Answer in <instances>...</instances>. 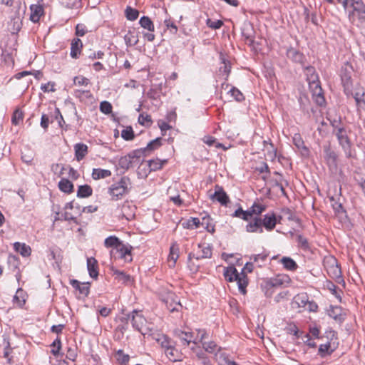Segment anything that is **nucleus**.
Wrapping results in <instances>:
<instances>
[{
  "label": "nucleus",
  "instance_id": "obj_1",
  "mask_svg": "<svg viewBox=\"0 0 365 365\" xmlns=\"http://www.w3.org/2000/svg\"><path fill=\"white\" fill-rule=\"evenodd\" d=\"M130 185L129 178L123 176L119 181L113 183L108 188V194L112 200H118L129 192L128 186Z\"/></svg>",
  "mask_w": 365,
  "mask_h": 365
},
{
  "label": "nucleus",
  "instance_id": "obj_2",
  "mask_svg": "<svg viewBox=\"0 0 365 365\" xmlns=\"http://www.w3.org/2000/svg\"><path fill=\"white\" fill-rule=\"evenodd\" d=\"M120 320L126 324L129 321H131L132 326L135 330L143 335L145 334L143 331V327L146 324V319L139 311L133 310L131 313L127 314L126 317H122Z\"/></svg>",
  "mask_w": 365,
  "mask_h": 365
},
{
  "label": "nucleus",
  "instance_id": "obj_3",
  "mask_svg": "<svg viewBox=\"0 0 365 365\" xmlns=\"http://www.w3.org/2000/svg\"><path fill=\"white\" fill-rule=\"evenodd\" d=\"M133 247L129 244H124L121 242L114 249L110 250V257L112 259H123L125 262H130L133 260L131 252Z\"/></svg>",
  "mask_w": 365,
  "mask_h": 365
},
{
  "label": "nucleus",
  "instance_id": "obj_4",
  "mask_svg": "<svg viewBox=\"0 0 365 365\" xmlns=\"http://www.w3.org/2000/svg\"><path fill=\"white\" fill-rule=\"evenodd\" d=\"M334 134L336 136L339 143L344 151L346 158H351V144L347 135V130L344 127L343 128H339L336 130V133Z\"/></svg>",
  "mask_w": 365,
  "mask_h": 365
},
{
  "label": "nucleus",
  "instance_id": "obj_5",
  "mask_svg": "<svg viewBox=\"0 0 365 365\" xmlns=\"http://www.w3.org/2000/svg\"><path fill=\"white\" fill-rule=\"evenodd\" d=\"M324 264L328 274L331 278L336 279L341 277V267L335 257H331L325 259L324 261Z\"/></svg>",
  "mask_w": 365,
  "mask_h": 365
},
{
  "label": "nucleus",
  "instance_id": "obj_6",
  "mask_svg": "<svg viewBox=\"0 0 365 365\" xmlns=\"http://www.w3.org/2000/svg\"><path fill=\"white\" fill-rule=\"evenodd\" d=\"M210 198L212 201H217L222 206H227L230 202L228 195L226 193L223 187L219 185H215V192L210 193Z\"/></svg>",
  "mask_w": 365,
  "mask_h": 365
},
{
  "label": "nucleus",
  "instance_id": "obj_7",
  "mask_svg": "<svg viewBox=\"0 0 365 365\" xmlns=\"http://www.w3.org/2000/svg\"><path fill=\"white\" fill-rule=\"evenodd\" d=\"M198 250L195 253H190L188 258L190 259L195 257L197 259L210 258L212 257V247L210 245L205 243L199 244L197 245Z\"/></svg>",
  "mask_w": 365,
  "mask_h": 365
},
{
  "label": "nucleus",
  "instance_id": "obj_8",
  "mask_svg": "<svg viewBox=\"0 0 365 365\" xmlns=\"http://www.w3.org/2000/svg\"><path fill=\"white\" fill-rule=\"evenodd\" d=\"M291 282L290 277L287 274H278L275 277L269 278L266 282V286L269 287H279L287 285Z\"/></svg>",
  "mask_w": 365,
  "mask_h": 365
},
{
  "label": "nucleus",
  "instance_id": "obj_9",
  "mask_svg": "<svg viewBox=\"0 0 365 365\" xmlns=\"http://www.w3.org/2000/svg\"><path fill=\"white\" fill-rule=\"evenodd\" d=\"M309 88L312 90V96L316 103L319 106H324L326 101L324 96L323 90L320 86V82L310 85Z\"/></svg>",
  "mask_w": 365,
  "mask_h": 365
},
{
  "label": "nucleus",
  "instance_id": "obj_10",
  "mask_svg": "<svg viewBox=\"0 0 365 365\" xmlns=\"http://www.w3.org/2000/svg\"><path fill=\"white\" fill-rule=\"evenodd\" d=\"M287 56L288 58L292 60L293 62L298 63L301 64L302 66H304L306 62V57L300 51H297V49L292 47H290L287 51Z\"/></svg>",
  "mask_w": 365,
  "mask_h": 365
},
{
  "label": "nucleus",
  "instance_id": "obj_11",
  "mask_svg": "<svg viewBox=\"0 0 365 365\" xmlns=\"http://www.w3.org/2000/svg\"><path fill=\"white\" fill-rule=\"evenodd\" d=\"M351 6L354 12H356L359 21L365 22V4L361 0H351Z\"/></svg>",
  "mask_w": 365,
  "mask_h": 365
},
{
  "label": "nucleus",
  "instance_id": "obj_12",
  "mask_svg": "<svg viewBox=\"0 0 365 365\" xmlns=\"http://www.w3.org/2000/svg\"><path fill=\"white\" fill-rule=\"evenodd\" d=\"M328 315L339 323L345 320V314L342 313V309L339 306L331 305L327 310Z\"/></svg>",
  "mask_w": 365,
  "mask_h": 365
},
{
  "label": "nucleus",
  "instance_id": "obj_13",
  "mask_svg": "<svg viewBox=\"0 0 365 365\" xmlns=\"http://www.w3.org/2000/svg\"><path fill=\"white\" fill-rule=\"evenodd\" d=\"M261 223L262 227H264L267 231H272L277 225L276 215L274 212L266 214L262 219Z\"/></svg>",
  "mask_w": 365,
  "mask_h": 365
},
{
  "label": "nucleus",
  "instance_id": "obj_14",
  "mask_svg": "<svg viewBox=\"0 0 365 365\" xmlns=\"http://www.w3.org/2000/svg\"><path fill=\"white\" fill-rule=\"evenodd\" d=\"M262 218L255 217L253 220L246 225V231L247 232L263 233L264 230L262 227Z\"/></svg>",
  "mask_w": 365,
  "mask_h": 365
},
{
  "label": "nucleus",
  "instance_id": "obj_15",
  "mask_svg": "<svg viewBox=\"0 0 365 365\" xmlns=\"http://www.w3.org/2000/svg\"><path fill=\"white\" fill-rule=\"evenodd\" d=\"M304 68V73L307 76V81L309 86L319 83V76L316 72L315 68L312 66H303Z\"/></svg>",
  "mask_w": 365,
  "mask_h": 365
},
{
  "label": "nucleus",
  "instance_id": "obj_16",
  "mask_svg": "<svg viewBox=\"0 0 365 365\" xmlns=\"http://www.w3.org/2000/svg\"><path fill=\"white\" fill-rule=\"evenodd\" d=\"M30 20L34 23L39 21L41 16L43 14V8L39 4H32L30 6Z\"/></svg>",
  "mask_w": 365,
  "mask_h": 365
},
{
  "label": "nucleus",
  "instance_id": "obj_17",
  "mask_svg": "<svg viewBox=\"0 0 365 365\" xmlns=\"http://www.w3.org/2000/svg\"><path fill=\"white\" fill-rule=\"evenodd\" d=\"M87 268L89 275L93 279H97L98 276V261L94 257L87 259Z\"/></svg>",
  "mask_w": 365,
  "mask_h": 365
},
{
  "label": "nucleus",
  "instance_id": "obj_18",
  "mask_svg": "<svg viewBox=\"0 0 365 365\" xmlns=\"http://www.w3.org/2000/svg\"><path fill=\"white\" fill-rule=\"evenodd\" d=\"M13 247L16 252L24 257H29L31 254V247L26 243L16 242L14 243Z\"/></svg>",
  "mask_w": 365,
  "mask_h": 365
},
{
  "label": "nucleus",
  "instance_id": "obj_19",
  "mask_svg": "<svg viewBox=\"0 0 365 365\" xmlns=\"http://www.w3.org/2000/svg\"><path fill=\"white\" fill-rule=\"evenodd\" d=\"M175 335L182 343L183 345L188 346L191 342L195 343L193 339V334L192 332H185L181 330L175 331Z\"/></svg>",
  "mask_w": 365,
  "mask_h": 365
},
{
  "label": "nucleus",
  "instance_id": "obj_20",
  "mask_svg": "<svg viewBox=\"0 0 365 365\" xmlns=\"http://www.w3.org/2000/svg\"><path fill=\"white\" fill-rule=\"evenodd\" d=\"M26 293L21 289L19 288L16 294L13 297V304L15 307L22 308L26 303Z\"/></svg>",
  "mask_w": 365,
  "mask_h": 365
},
{
  "label": "nucleus",
  "instance_id": "obj_21",
  "mask_svg": "<svg viewBox=\"0 0 365 365\" xmlns=\"http://www.w3.org/2000/svg\"><path fill=\"white\" fill-rule=\"evenodd\" d=\"M113 275L115 277V279L123 284H128L131 282L130 275L126 274L123 271H120L113 267H111Z\"/></svg>",
  "mask_w": 365,
  "mask_h": 365
},
{
  "label": "nucleus",
  "instance_id": "obj_22",
  "mask_svg": "<svg viewBox=\"0 0 365 365\" xmlns=\"http://www.w3.org/2000/svg\"><path fill=\"white\" fill-rule=\"evenodd\" d=\"M83 43L80 38H74L71 42L70 55L73 58H78L81 52Z\"/></svg>",
  "mask_w": 365,
  "mask_h": 365
},
{
  "label": "nucleus",
  "instance_id": "obj_23",
  "mask_svg": "<svg viewBox=\"0 0 365 365\" xmlns=\"http://www.w3.org/2000/svg\"><path fill=\"white\" fill-rule=\"evenodd\" d=\"M59 190L66 194H71L73 192L74 185L71 181L67 178H62L58 184Z\"/></svg>",
  "mask_w": 365,
  "mask_h": 365
},
{
  "label": "nucleus",
  "instance_id": "obj_24",
  "mask_svg": "<svg viewBox=\"0 0 365 365\" xmlns=\"http://www.w3.org/2000/svg\"><path fill=\"white\" fill-rule=\"evenodd\" d=\"M75 157L78 161L83 160L88 153V146L84 143H77L74 146Z\"/></svg>",
  "mask_w": 365,
  "mask_h": 365
},
{
  "label": "nucleus",
  "instance_id": "obj_25",
  "mask_svg": "<svg viewBox=\"0 0 365 365\" xmlns=\"http://www.w3.org/2000/svg\"><path fill=\"white\" fill-rule=\"evenodd\" d=\"M224 277L228 282H233L240 274L238 273L237 269L234 266H229L224 269Z\"/></svg>",
  "mask_w": 365,
  "mask_h": 365
},
{
  "label": "nucleus",
  "instance_id": "obj_26",
  "mask_svg": "<svg viewBox=\"0 0 365 365\" xmlns=\"http://www.w3.org/2000/svg\"><path fill=\"white\" fill-rule=\"evenodd\" d=\"M22 22L19 17L13 18L9 22L8 30L12 34H17L21 29Z\"/></svg>",
  "mask_w": 365,
  "mask_h": 365
},
{
  "label": "nucleus",
  "instance_id": "obj_27",
  "mask_svg": "<svg viewBox=\"0 0 365 365\" xmlns=\"http://www.w3.org/2000/svg\"><path fill=\"white\" fill-rule=\"evenodd\" d=\"M93 189L88 185H79L77 190V197L79 198H86L91 196Z\"/></svg>",
  "mask_w": 365,
  "mask_h": 365
},
{
  "label": "nucleus",
  "instance_id": "obj_28",
  "mask_svg": "<svg viewBox=\"0 0 365 365\" xmlns=\"http://www.w3.org/2000/svg\"><path fill=\"white\" fill-rule=\"evenodd\" d=\"M235 281L237 282L238 288L240 293L243 294H246V287L248 284L246 274L241 272L238 277L235 279Z\"/></svg>",
  "mask_w": 365,
  "mask_h": 365
},
{
  "label": "nucleus",
  "instance_id": "obj_29",
  "mask_svg": "<svg viewBox=\"0 0 365 365\" xmlns=\"http://www.w3.org/2000/svg\"><path fill=\"white\" fill-rule=\"evenodd\" d=\"M280 262L284 267L289 271H295L298 268L296 262L289 257H283L280 259Z\"/></svg>",
  "mask_w": 365,
  "mask_h": 365
},
{
  "label": "nucleus",
  "instance_id": "obj_30",
  "mask_svg": "<svg viewBox=\"0 0 365 365\" xmlns=\"http://www.w3.org/2000/svg\"><path fill=\"white\" fill-rule=\"evenodd\" d=\"M111 175V171L101 168H94L92 171V178L94 180L106 178Z\"/></svg>",
  "mask_w": 365,
  "mask_h": 365
},
{
  "label": "nucleus",
  "instance_id": "obj_31",
  "mask_svg": "<svg viewBox=\"0 0 365 365\" xmlns=\"http://www.w3.org/2000/svg\"><path fill=\"white\" fill-rule=\"evenodd\" d=\"M73 96L81 102L86 101V99L93 98V95L89 90H74Z\"/></svg>",
  "mask_w": 365,
  "mask_h": 365
},
{
  "label": "nucleus",
  "instance_id": "obj_32",
  "mask_svg": "<svg viewBox=\"0 0 365 365\" xmlns=\"http://www.w3.org/2000/svg\"><path fill=\"white\" fill-rule=\"evenodd\" d=\"M168 163L167 160H160L159 159L150 160L148 161V165L150 171H157L162 169L164 165Z\"/></svg>",
  "mask_w": 365,
  "mask_h": 365
},
{
  "label": "nucleus",
  "instance_id": "obj_33",
  "mask_svg": "<svg viewBox=\"0 0 365 365\" xmlns=\"http://www.w3.org/2000/svg\"><path fill=\"white\" fill-rule=\"evenodd\" d=\"M171 361H180L181 354L175 348V344L165 351Z\"/></svg>",
  "mask_w": 365,
  "mask_h": 365
},
{
  "label": "nucleus",
  "instance_id": "obj_34",
  "mask_svg": "<svg viewBox=\"0 0 365 365\" xmlns=\"http://www.w3.org/2000/svg\"><path fill=\"white\" fill-rule=\"evenodd\" d=\"M157 341L165 349V351L175 344V342L166 335L160 336L157 339Z\"/></svg>",
  "mask_w": 365,
  "mask_h": 365
},
{
  "label": "nucleus",
  "instance_id": "obj_35",
  "mask_svg": "<svg viewBox=\"0 0 365 365\" xmlns=\"http://www.w3.org/2000/svg\"><path fill=\"white\" fill-rule=\"evenodd\" d=\"M162 145V138H157L153 140H151L149 143H148L147 146L143 148L145 149V153L148 155L150 152L158 149Z\"/></svg>",
  "mask_w": 365,
  "mask_h": 365
},
{
  "label": "nucleus",
  "instance_id": "obj_36",
  "mask_svg": "<svg viewBox=\"0 0 365 365\" xmlns=\"http://www.w3.org/2000/svg\"><path fill=\"white\" fill-rule=\"evenodd\" d=\"M341 83L344 88V91L346 92V91L350 88V86L351 85V74L349 73H347L346 70H341Z\"/></svg>",
  "mask_w": 365,
  "mask_h": 365
},
{
  "label": "nucleus",
  "instance_id": "obj_37",
  "mask_svg": "<svg viewBox=\"0 0 365 365\" xmlns=\"http://www.w3.org/2000/svg\"><path fill=\"white\" fill-rule=\"evenodd\" d=\"M124 41L128 47L135 46L138 42V37L135 36L134 32L132 31H128L124 36Z\"/></svg>",
  "mask_w": 365,
  "mask_h": 365
},
{
  "label": "nucleus",
  "instance_id": "obj_38",
  "mask_svg": "<svg viewBox=\"0 0 365 365\" xmlns=\"http://www.w3.org/2000/svg\"><path fill=\"white\" fill-rule=\"evenodd\" d=\"M179 257V246L177 242H173L170 248V253L168 256L169 260H172L173 265Z\"/></svg>",
  "mask_w": 365,
  "mask_h": 365
},
{
  "label": "nucleus",
  "instance_id": "obj_39",
  "mask_svg": "<svg viewBox=\"0 0 365 365\" xmlns=\"http://www.w3.org/2000/svg\"><path fill=\"white\" fill-rule=\"evenodd\" d=\"M215 356L219 365H235V361L230 360L225 353L216 354Z\"/></svg>",
  "mask_w": 365,
  "mask_h": 365
},
{
  "label": "nucleus",
  "instance_id": "obj_40",
  "mask_svg": "<svg viewBox=\"0 0 365 365\" xmlns=\"http://www.w3.org/2000/svg\"><path fill=\"white\" fill-rule=\"evenodd\" d=\"M133 164V161H132L130 156L128 155V154L121 157L118 161L119 167L124 170H128Z\"/></svg>",
  "mask_w": 365,
  "mask_h": 365
},
{
  "label": "nucleus",
  "instance_id": "obj_41",
  "mask_svg": "<svg viewBox=\"0 0 365 365\" xmlns=\"http://www.w3.org/2000/svg\"><path fill=\"white\" fill-rule=\"evenodd\" d=\"M242 35L249 45L253 44L254 36L252 29L250 26L243 28L242 31Z\"/></svg>",
  "mask_w": 365,
  "mask_h": 365
},
{
  "label": "nucleus",
  "instance_id": "obj_42",
  "mask_svg": "<svg viewBox=\"0 0 365 365\" xmlns=\"http://www.w3.org/2000/svg\"><path fill=\"white\" fill-rule=\"evenodd\" d=\"M115 358L120 365H126L130 359V356L123 352V350L119 349L115 353Z\"/></svg>",
  "mask_w": 365,
  "mask_h": 365
},
{
  "label": "nucleus",
  "instance_id": "obj_43",
  "mask_svg": "<svg viewBox=\"0 0 365 365\" xmlns=\"http://www.w3.org/2000/svg\"><path fill=\"white\" fill-rule=\"evenodd\" d=\"M139 23L143 28L146 29L151 32L154 31V24L148 16H143V17H141L139 21Z\"/></svg>",
  "mask_w": 365,
  "mask_h": 365
},
{
  "label": "nucleus",
  "instance_id": "obj_44",
  "mask_svg": "<svg viewBox=\"0 0 365 365\" xmlns=\"http://www.w3.org/2000/svg\"><path fill=\"white\" fill-rule=\"evenodd\" d=\"M212 220L210 215H205L202 218L200 225L203 226L207 232L213 233L215 232V226L212 222Z\"/></svg>",
  "mask_w": 365,
  "mask_h": 365
},
{
  "label": "nucleus",
  "instance_id": "obj_45",
  "mask_svg": "<svg viewBox=\"0 0 365 365\" xmlns=\"http://www.w3.org/2000/svg\"><path fill=\"white\" fill-rule=\"evenodd\" d=\"M202 345L204 350L210 354H214L217 351H220V348L218 347L217 344L213 341H210L208 342H207V341L202 342Z\"/></svg>",
  "mask_w": 365,
  "mask_h": 365
},
{
  "label": "nucleus",
  "instance_id": "obj_46",
  "mask_svg": "<svg viewBox=\"0 0 365 365\" xmlns=\"http://www.w3.org/2000/svg\"><path fill=\"white\" fill-rule=\"evenodd\" d=\"M334 349H331L330 343L321 344L319 347L318 354L321 357H324L332 354Z\"/></svg>",
  "mask_w": 365,
  "mask_h": 365
},
{
  "label": "nucleus",
  "instance_id": "obj_47",
  "mask_svg": "<svg viewBox=\"0 0 365 365\" xmlns=\"http://www.w3.org/2000/svg\"><path fill=\"white\" fill-rule=\"evenodd\" d=\"M296 241L298 243V247L300 249L304 251L309 250L310 249L307 239L302 235H296Z\"/></svg>",
  "mask_w": 365,
  "mask_h": 365
},
{
  "label": "nucleus",
  "instance_id": "obj_48",
  "mask_svg": "<svg viewBox=\"0 0 365 365\" xmlns=\"http://www.w3.org/2000/svg\"><path fill=\"white\" fill-rule=\"evenodd\" d=\"M325 153V158L327 160L329 164L336 165L337 155L334 151L331 150L329 148H327L324 149Z\"/></svg>",
  "mask_w": 365,
  "mask_h": 365
},
{
  "label": "nucleus",
  "instance_id": "obj_49",
  "mask_svg": "<svg viewBox=\"0 0 365 365\" xmlns=\"http://www.w3.org/2000/svg\"><path fill=\"white\" fill-rule=\"evenodd\" d=\"M128 155L130 156V159L133 161V163H135L137 160H138L142 155L146 156L148 155L145 151L143 148L140 149L134 150L128 153Z\"/></svg>",
  "mask_w": 365,
  "mask_h": 365
},
{
  "label": "nucleus",
  "instance_id": "obj_50",
  "mask_svg": "<svg viewBox=\"0 0 365 365\" xmlns=\"http://www.w3.org/2000/svg\"><path fill=\"white\" fill-rule=\"evenodd\" d=\"M4 357L7 359L9 363L11 362V357H10V354L13 351V348H11L9 339H4Z\"/></svg>",
  "mask_w": 365,
  "mask_h": 365
},
{
  "label": "nucleus",
  "instance_id": "obj_51",
  "mask_svg": "<svg viewBox=\"0 0 365 365\" xmlns=\"http://www.w3.org/2000/svg\"><path fill=\"white\" fill-rule=\"evenodd\" d=\"M120 242L121 241L118 237L115 236H110L105 240L104 245L108 248L112 247V249H114Z\"/></svg>",
  "mask_w": 365,
  "mask_h": 365
},
{
  "label": "nucleus",
  "instance_id": "obj_52",
  "mask_svg": "<svg viewBox=\"0 0 365 365\" xmlns=\"http://www.w3.org/2000/svg\"><path fill=\"white\" fill-rule=\"evenodd\" d=\"M24 118V113L19 108H16L14 112L13 113L12 117H11V123L12 124L16 125L19 124L21 121L23 120Z\"/></svg>",
  "mask_w": 365,
  "mask_h": 365
},
{
  "label": "nucleus",
  "instance_id": "obj_53",
  "mask_svg": "<svg viewBox=\"0 0 365 365\" xmlns=\"http://www.w3.org/2000/svg\"><path fill=\"white\" fill-rule=\"evenodd\" d=\"M353 97L356 101V106L358 109L360 108H364L365 106V100H364V92L361 93L359 92H356L353 94Z\"/></svg>",
  "mask_w": 365,
  "mask_h": 365
},
{
  "label": "nucleus",
  "instance_id": "obj_54",
  "mask_svg": "<svg viewBox=\"0 0 365 365\" xmlns=\"http://www.w3.org/2000/svg\"><path fill=\"white\" fill-rule=\"evenodd\" d=\"M293 143L299 148L308 152V148L304 145V143L299 134H295L293 137Z\"/></svg>",
  "mask_w": 365,
  "mask_h": 365
},
{
  "label": "nucleus",
  "instance_id": "obj_55",
  "mask_svg": "<svg viewBox=\"0 0 365 365\" xmlns=\"http://www.w3.org/2000/svg\"><path fill=\"white\" fill-rule=\"evenodd\" d=\"M125 16L128 20L135 21L138 19L139 12L137 9L128 6L125 9Z\"/></svg>",
  "mask_w": 365,
  "mask_h": 365
},
{
  "label": "nucleus",
  "instance_id": "obj_56",
  "mask_svg": "<svg viewBox=\"0 0 365 365\" xmlns=\"http://www.w3.org/2000/svg\"><path fill=\"white\" fill-rule=\"evenodd\" d=\"M266 206L264 205L258 203V202H254V204L250 207L251 212L253 215H259L263 212L266 210Z\"/></svg>",
  "mask_w": 365,
  "mask_h": 365
},
{
  "label": "nucleus",
  "instance_id": "obj_57",
  "mask_svg": "<svg viewBox=\"0 0 365 365\" xmlns=\"http://www.w3.org/2000/svg\"><path fill=\"white\" fill-rule=\"evenodd\" d=\"M62 4L69 9H78L81 6V0H63Z\"/></svg>",
  "mask_w": 365,
  "mask_h": 365
},
{
  "label": "nucleus",
  "instance_id": "obj_58",
  "mask_svg": "<svg viewBox=\"0 0 365 365\" xmlns=\"http://www.w3.org/2000/svg\"><path fill=\"white\" fill-rule=\"evenodd\" d=\"M229 93H230L231 96L238 102H242L245 100V96L242 92L235 87H232Z\"/></svg>",
  "mask_w": 365,
  "mask_h": 365
},
{
  "label": "nucleus",
  "instance_id": "obj_59",
  "mask_svg": "<svg viewBox=\"0 0 365 365\" xmlns=\"http://www.w3.org/2000/svg\"><path fill=\"white\" fill-rule=\"evenodd\" d=\"M173 302L167 304V307L170 312H180L182 308V304L180 301H176L174 299H172Z\"/></svg>",
  "mask_w": 365,
  "mask_h": 365
},
{
  "label": "nucleus",
  "instance_id": "obj_60",
  "mask_svg": "<svg viewBox=\"0 0 365 365\" xmlns=\"http://www.w3.org/2000/svg\"><path fill=\"white\" fill-rule=\"evenodd\" d=\"M295 301L299 307H304L309 302L308 296L306 294H298L295 297Z\"/></svg>",
  "mask_w": 365,
  "mask_h": 365
},
{
  "label": "nucleus",
  "instance_id": "obj_61",
  "mask_svg": "<svg viewBox=\"0 0 365 365\" xmlns=\"http://www.w3.org/2000/svg\"><path fill=\"white\" fill-rule=\"evenodd\" d=\"M100 110L104 114H110L112 112V105L108 101H102L100 103Z\"/></svg>",
  "mask_w": 365,
  "mask_h": 365
},
{
  "label": "nucleus",
  "instance_id": "obj_62",
  "mask_svg": "<svg viewBox=\"0 0 365 365\" xmlns=\"http://www.w3.org/2000/svg\"><path fill=\"white\" fill-rule=\"evenodd\" d=\"M121 137L125 140H131L134 138V132L131 127L124 129L121 132Z\"/></svg>",
  "mask_w": 365,
  "mask_h": 365
},
{
  "label": "nucleus",
  "instance_id": "obj_63",
  "mask_svg": "<svg viewBox=\"0 0 365 365\" xmlns=\"http://www.w3.org/2000/svg\"><path fill=\"white\" fill-rule=\"evenodd\" d=\"M73 83L76 86H88L89 83H90V81L88 78L83 76H76L74 77L73 78Z\"/></svg>",
  "mask_w": 365,
  "mask_h": 365
},
{
  "label": "nucleus",
  "instance_id": "obj_64",
  "mask_svg": "<svg viewBox=\"0 0 365 365\" xmlns=\"http://www.w3.org/2000/svg\"><path fill=\"white\" fill-rule=\"evenodd\" d=\"M90 285H91V283H89V282L82 283L78 291L82 296H83L84 297H86L88 296V294L90 293Z\"/></svg>",
  "mask_w": 365,
  "mask_h": 365
}]
</instances>
